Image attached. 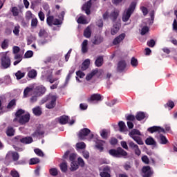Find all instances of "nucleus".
Segmentation results:
<instances>
[{
	"mask_svg": "<svg viewBox=\"0 0 177 177\" xmlns=\"http://www.w3.org/2000/svg\"><path fill=\"white\" fill-rule=\"evenodd\" d=\"M91 35H92V32L91 31V28L88 26L84 31V37H85V38H89Z\"/></svg>",
	"mask_w": 177,
	"mask_h": 177,
	"instance_id": "36",
	"label": "nucleus"
},
{
	"mask_svg": "<svg viewBox=\"0 0 177 177\" xmlns=\"http://www.w3.org/2000/svg\"><path fill=\"white\" fill-rule=\"evenodd\" d=\"M100 101H102V95L100 93L92 94L91 97L87 99L88 103H93V102Z\"/></svg>",
	"mask_w": 177,
	"mask_h": 177,
	"instance_id": "8",
	"label": "nucleus"
},
{
	"mask_svg": "<svg viewBox=\"0 0 177 177\" xmlns=\"http://www.w3.org/2000/svg\"><path fill=\"white\" fill-rule=\"evenodd\" d=\"M59 168H60L62 172H64V173L67 172V162H62L59 165Z\"/></svg>",
	"mask_w": 177,
	"mask_h": 177,
	"instance_id": "42",
	"label": "nucleus"
},
{
	"mask_svg": "<svg viewBox=\"0 0 177 177\" xmlns=\"http://www.w3.org/2000/svg\"><path fill=\"white\" fill-rule=\"evenodd\" d=\"M28 77L29 78H35L37 77V71L32 69L28 73Z\"/></svg>",
	"mask_w": 177,
	"mask_h": 177,
	"instance_id": "49",
	"label": "nucleus"
},
{
	"mask_svg": "<svg viewBox=\"0 0 177 177\" xmlns=\"http://www.w3.org/2000/svg\"><path fill=\"white\" fill-rule=\"evenodd\" d=\"M63 24V21L60 19L55 18L54 19L53 26H62Z\"/></svg>",
	"mask_w": 177,
	"mask_h": 177,
	"instance_id": "52",
	"label": "nucleus"
},
{
	"mask_svg": "<svg viewBox=\"0 0 177 177\" xmlns=\"http://www.w3.org/2000/svg\"><path fill=\"white\" fill-rule=\"evenodd\" d=\"M98 73H99V69L96 68L93 70L91 73H88L86 75V81H91V78H93V77H95V75H96V74H97Z\"/></svg>",
	"mask_w": 177,
	"mask_h": 177,
	"instance_id": "21",
	"label": "nucleus"
},
{
	"mask_svg": "<svg viewBox=\"0 0 177 177\" xmlns=\"http://www.w3.org/2000/svg\"><path fill=\"white\" fill-rule=\"evenodd\" d=\"M26 113V111L23 109H19L15 113V118L13 120V122H17L19 121V118L22 116V114H24Z\"/></svg>",
	"mask_w": 177,
	"mask_h": 177,
	"instance_id": "20",
	"label": "nucleus"
},
{
	"mask_svg": "<svg viewBox=\"0 0 177 177\" xmlns=\"http://www.w3.org/2000/svg\"><path fill=\"white\" fill-rule=\"evenodd\" d=\"M32 91V88L26 87L24 91V97H27L28 96V93H30Z\"/></svg>",
	"mask_w": 177,
	"mask_h": 177,
	"instance_id": "53",
	"label": "nucleus"
},
{
	"mask_svg": "<svg viewBox=\"0 0 177 177\" xmlns=\"http://www.w3.org/2000/svg\"><path fill=\"white\" fill-rule=\"evenodd\" d=\"M56 100H57V97L56 95H50L49 101L46 104V109H49L50 110L55 109V107H56Z\"/></svg>",
	"mask_w": 177,
	"mask_h": 177,
	"instance_id": "5",
	"label": "nucleus"
},
{
	"mask_svg": "<svg viewBox=\"0 0 177 177\" xmlns=\"http://www.w3.org/2000/svg\"><path fill=\"white\" fill-rule=\"evenodd\" d=\"M77 22L78 23V24H86V20L85 19V18H84V17L80 16L78 19Z\"/></svg>",
	"mask_w": 177,
	"mask_h": 177,
	"instance_id": "55",
	"label": "nucleus"
},
{
	"mask_svg": "<svg viewBox=\"0 0 177 177\" xmlns=\"http://www.w3.org/2000/svg\"><path fill=\"white\" fill-rule=\"evenodd\" d=\"M135 9H136V2L133 1L131 3L129 7L127 10H125L123 12L122 20L124 23H127L129 19H131V16L135 12Z\"/></svg>",
	"mask_w": 177,
	"mask_h": 177,
	"instance_id": "1",
	"label": "nucleus"
},
{
	"mask_svg": "<svg viewBox=\"0 0 177 177\" xmlns=\"http://www.w3.org/2000/svg\"><path fill=\"white\" fill-rule=\"evenodd\" d=\"M11 12L13 16H19V9L17 8V7H12Z\"/></svg>",
	"mask_w": 177,
	"mask_h": 177,
	"instance_id": "60",
	"label": "nucleus"
},
{
	"mask_svg": "<svg viewBox=\"0 0 177 177\" xmlns=\"http://www.w3.org/2000/svg\"><path fill=\"white\" fill-rule=\"evenodd\" d=\"M147 131L150 133H154V132H158V133H165V129L159 126H153L149 127Z\"/></svg>",
	"mask_w": 177,
	"mask_h": 177,
	"instance_id": "7",
	"label": "nucleus"
},
{
	"mask_svg": "<svg viewBox=\"0 0 177 177\" xmlns=\"http://www.w3.org/2000/svg\"><path fill=\"white\" fill-rule=\"evenodd\" d=\"M78 167H79L78 163L77 162V161L71 162V167H70L71 171H77Z\"/></svg>",
	"mask_w": 177,
	"mask_h": 177,
	"instance_id": "44",
	"label": "nucleus"
},
{
	"mask_svg": "<svg viewBox=\"0 0 177 177\" xmlns=\"http://www.w3.org/2000/svg\"><path fill=\"white\" fill-rule=\"evenodd\" d=\"M118 16H120V11L115 10L110 13L109 19L113 23H115V21L118 19Z\"/></svg>",
	"mask_w": 177,
	"mask_h": 177,
	"instance_id": "18",
	"label": "nucleus"
},
{
	"mask_svg": "<svg viewBox=\"0 0 177 177\" xmlns=\"http://www.w3.org/2000/svg\"><path fill=\"white\" fill-rule=\"evenodd\" d=\"M20 33V26H15L13 30V34H15L17 37H19Z\"/></svg>",
	"mask_w": 177,
	"mask_h": 177,
	"instance_id": "56",
	"label": "nucleus"
},
{
	"mask_svg": "<svg viewBox=\"0 0 177 177\" xmlns=\"http://www.w3.org/2000/svg\"><path fill=\"white\" fill-rule=\"evenodd\" d=\"M146 118V113L145 112L139 111L136 115V119L137 121H142V120Z\"/></svg>",
	"mask_w": 177,
	"mask_h": 177,
	"instance_id": "24",
	"label": "nucleus"
},
{
	"mask_svg": "<svg viewBox=\"0 0 177 177\" xmlns=\"http://www.w3.org/2000/svg\"><path fill=\"white\" fill-rule=\"evenodd\" d=\"M92 8V0L88 1L86 3H84L82 8V10H84L87 15L89 16L91 15V8Z\"/></svg>",
	"mask_w": 177,
	"mask_h": 177,
	"instance_id": "9",
	"label": "nucleus"
},
{
	"mask_svg": "<svg viewBox=\"0 0 177 177\" xmlns=\"http://www.w3.org/2000/svg\"><path fill=\"white\" fill-rule=\"evenodd\" d=\"M49 174L51 176H57L59 175V171L57 168H51L49 169Z\"/></svg>",
	"mask_w": 177,
	"mask_h": 177,
	"instance_id": "43",
	"label": "nucleus"
},
{
	"mask_svg": "<svg viewBox=\"0 0 177 177\" xmlns=\"http://www.w3.org/2000/svg\"><path fill=\"white\" fill-rule=\"evenodd\" d=\"M147 46H149V48H154V46H156V41H154V39H151V40H149L147 42Z\"/></svg>",
	"mask_w": 177,
	"mask_h": 177,
	"instance_id": "57",
	"label": "nucleus"
},
{
	"mask_svg": "<svg viewBox=\"0 0 177 177\" xmlns=\"http://www.w3.org/2000/svg\"><path fill=\"white\" fill-rule=\"evenodd\" d=\"M17 121L21 125H24L27 124L28 121H30V115L28 113L23 115L19 118H18Z\"/></svg>",
	"mask_w": 177,
	"mask_h": 177,
	"instance_id": "13",
	"label": "nucleus"
},
{
	"mask_svg": "<svg viewBox=\"0 0 177 177\" xmlns=\"http://www.w3.org/2000/svg\"><path fill=\"white\" fill-rule=\"evenodd\" d=\"M125 37H127L125 33L119 35L113 39V45H120L124 41V39H125Z\"/></svg>",
	"mask_w": 177,
	"mask_h": 177,
	"instance_id": "11",
	"label": "nucleus"
},
{
	"mask_svg": "<svg viewBox=\"0 0 177 177\" xmlns=\"http://www.w3.org/2000/svg\"><path fill=\"white\" fill-rule=\"evenodd\" d=\"M100 171V176L101 177H111V167L110 166H104L102 167V169L101 168L99 169Z\"/></svg>",
	"mask_w": 177,
	"mask_h": 177,
	"instance_id": "4",
	"label": "nucleus"
},
{
	"mask_svg": "<svg viewBox=\"0 0 177 177\" xmlns=\"http://www.w3.org/2000/svg\"><path fill=\"white\" fill-rule=\"evenodd\" d=\"M145 143L148 146H156L157 145L156 140H154V139L151 137L147 138L145 140Z\"/></svg>",
	"mask_w": 177,
	"mask_h": 177,
	"instance_id": "31",
	"label": "nucleus"
},
{
	"mask_svg": "<svg viewBox=\"0 0 177 177\" xmlns=\"http://www.w3.org/2000/svg\"><path fill=\"white\" fill-rule=\"evenodd\" d=\"M127 68V62H125V60H121L118 64V68L117 70L119 71V73H122Z\"/></svg>",
	"mask_w": 177,
	"mask_h": 177,
	"instance_id": "19",
	"label": "nucleus"
},
{
	"mask_svg": "<svg viewBox=\"0 0 177 177\" xmlns=\"http://www.w3.org/2000/svg\"><path fill=\"white\" fill-rule=\"evenodd\" d=\"M131 139H133V140L135 142H136V143H138V145H143V140H142V138L139 136H133V137H131Z\"/></svg>",
	"mask_w": 177,
	"mask_h": 177,
	"instance_id": "47",
	"label": "nucleus"
},
{
	"mask_svg": "<svg viewBox=\"0 0 177 177\" xmlns=\"http://www.w3.org/2000/svg\"><path fill=\"white\" fill-rule=\"evenodd\" d=\"M10 175L12 177H20V174H19V172L16 170H12L10 171Z\"/></svg>",
	"mask_w": 177,
	"mask_h": 177,
	"instance_id": "64",
	"label": "nucleus"
},
{
	"mask_svg": "<svg viewBox=\"0 0 177 177\" xmlns=\"http://www.w3.org/2000/svg\"><path fill=\"white\" fill-rule=\"evenodd\" d=\"M76 147L77 149H85L86 147V145H85V142H78L76 144Z\"/></svg>",
	"mask_w": 177,
	"mask_h": 177,
	"instance_id": "62",
	"label": "nucleus"
},
{
	"mask_svg": "<svg viewBox=\"0 0 177 177\" xmlns=\"http://www.w3.org/2000/svg\"><path fill=\"white\" fill-rule=\"evenodd\" d=\"M58 121H59V124H61V125H66V124H67V122H68V116H67V115L60 116L58 118Z\"/></svg>",
	"mask_w": 177,
	"mask_h": 177,
	"instance_id": "22",
	"label": "nucleus"
},
{
	"mask_svg": "<svg viewBox=\"0 0 177 177\" xmlns=\"http://www.w3.org/2000/svg\"><path fill=\"white\" fill-rule=\"evenodd\" d=\"M9 156H11L12 158V161H19V158H20V156L19 155V153L16 151H13L10 153H8L7 157H9Z\"/></svg>",
	"mask_w": 177,
	"mask_h": 177,
	"instance_id": "25",
	"label": "nucleus"
},
{
	"mask_svg": "<svg viewBox=\"0 0 177 177\" xmlns=\"http://www.w3.org/2000/svg\"><path fill=\"white\" fill-rule=\"evenodd\" d=\"M32 113L36 117H39L42 114V109H41L40 106H36L32 109Z\"/></svg>",
	"mask_w": 177,
	"mask_h": 177,
	"instance_id": "32",
	"label": "nucleus"
},
{
	"mask_svg": "<svg viewBox=\"0 0 177 177\" xmlns=\"http://www.w3.org/2000/svg\"><path fill=\"white\" fill-rule=\"evenodd\" d=\"M26 76V73L25 72H21V71H18L16 73H15V77L17 78V80H21V78H24V77Z\"/></svg>",
	"mask_w": 177,
	"mask_h": 177,
	"instance_id": "37",
	"label": "nucleus"
},
{
	"mask_svg": "<svg viewBox=\"0 0 177 177\" xmlns=\"http://www.w3.org/2000/svg\"><path fill=\"white\" fill-rule=\"evenodd\" d=\"M128 145H129V149H131V150H133V151H134L136 156H140V154H142V151L139 149V146L135 144L133 141H129Z\"/></svg>",
	"mask_w": 177,
	"mask_h": 177,
	"instance_id": "6",
	"label": "nucleus"
},
{
	"mask_svg": "<svg viewBox=\"0 0 177 177\" xmlns=\"http://www.w3.org/2000/svg\"><path fill=\"white\" fill-rule=\"evenodd\" d=\"M165 107L167 109V107H169L171 109H174L175 107V102L172 100H169L166 104H165Z\"/></svg>",
	"mask_w": 177,
	"mask_h": 177,
	"instance_id": "50",
	"label": "nucleus"
},
{
	"mask_svg": "<svg viewBox=\"0 0 177 177\" xmlns=\"http://www.w3.org/2000/svg\"><path fill=\"white\" fill-rule=\"evenodd\" d=\"M1 68L2 70H6V68H9L10 65L12 64V61L10 60V57L8 55V53H4L1 57Z\"/></svg>",
	"mask_w": 177,
	"mask_h": 177,
	"instance_id": "3",
	"label": "nucleus"
},
{
	"mask_svg": "<svg viewBox=\"0 0 177 177\" xmlns=\"http://www.w3.org/2000/svg\"><path fill=\"white\" fill-rule=\"evenodd\" d=\"M21 136H17L12 138V142L14 143V145L19 146L20 145V143H21Z\"/></svg>",
	"mask_w": 177,
	"mask_h": 177,
	"instance_id": "34",
	"label": "nucleus"
},
{
	"mask_svg": "<svg viewBox=\"0 0 177 177\" xmlns=\"http://www.w3.org/2000/svg\"><path fill=\"white\" fill-rule=\"evenodd\" d=\"M32 56H34V53L32 50H28L24 55L26 59H30V57H32Z\"/></svg>",
	"mask_w": 177,
	"mask_h": 177,
	"instance_id": "58",
	"label": "nucleus"
},
{
	"mask_svg": "<svg viewBox=\"0 0 177 177\" xmlns=\"http://www.w3.org/2000/svg\"><path fill=\"white\" fill-rule=\"evenodd\" d=\"M120 28L121 24L120 22L115 23L111 29V35H115V34H118V31H120Z\"/></svg>",
	"mask_w": 177,
	"mask_h": 177,
	"instance_id": "15",
	"label": "nucleus"
},
{
	"mask_svg": "<svg viewBox=\"0 0 177 177\" xmlns=\"http://www.w3.org/2000/svg\"><path fill=\"white\" fill-rule=\"evenodd\" d=\"M91 133V130L88 128H84L79 132V138L81 140H84L86 136H88Z\"/></svg>",
	"mask_w": 177,
	"mask_h": 177,
	"instance_id": "12",
	"label": "nucleus"
},
{
	"mask_svg": "<svg viewBox=\"0 0 177 177\" xmlns=\"http://www.w3.org/2000/svg\"><path fill=\"white\" fill-rule=\"evenodd\" d=\"M103 56L97 57L95 62L96 67H102L103 66Z\"/></svg>",
	"mask_w": 177,
	"mask_h": 177,
	"instance_id": "28",
	"label": "nucleus"
},
{
	"mask_svg": "<svg viewBox=\"0 0 177 177\" xmlns=\"http://www.w3.org/2000/svg\"><path fill=\"white\" fill-rule=\"evenodd\" d=\"M104 41V37L100 35H96L94 36L91 42L93 45H100Z\"/></svg>",
	"mask_w": 177,
	"mask_h": 177,
	"instance_id": "10",
	"label": "nucleus"
},
{
	"mask_svg": "<svg viewBox=\"0 0 177 177\" xmlns=\"http://www.w3.org/2000/svg\"><path fill=\"white\" fill-rule=\"evenodd\" d=\"M159 143L160 145H167V143H169V141H168V139H167V137H165L164 135L160 134Z\"/></svg>",
	"mask_w": 177,
	"mask_h": 177,
	"instance_id": "26",
	"label": "nucleus"
},
{
	"mask_svg": "<svg viewBox=\"0 0 177 177\" xmlns=\"http://www.w3.org/2000/svg\"><path fill=\"white\" fill-rule=\"evenodd\" d=\"M46 80L48 82H50V84H53L54 82H55V81H57L59 79L53 78V75L50 74L47 75Z\"/></svg>",
	"mask_w": 177,
	"mask_h": 177,
	"instance_id": "40",
	"label": "nucleus"
},
{
	"mask_svg": "<svg viewBox=\"0 0 177 177\" xmlns=\"http://www.w3.org/2000/svg\"><path fill=\"white\" fill-rule=\"evenodd\" d=\"M105 143H106V141H104V140H97L95 141V149H97V150H99V151H100V153H102V151H103V150H104V147L103 146H104Z\"/></svg>",
	"mask_w": 177,
	"mask_h": 177,
	"instance_id": "14",
	"label": "nucleus"
},
{
	"mask_svg": "<svg viewBox=\"0 0 177 177\" xmlns=\"http://www.w3.org/2000/svg\"><path fill=\"white\" fill-rule=\"evenodd\" d=\"M30 26L32 28H37L38 26V19L37 18L32 19Z\"/></svg>",
	"mask_w": 177,
	"mask_h": 177,
	"instance_id": "48",
	"label": "nucleus"
},
{
	"mask_svg": "<svg viewBox=\"0 0 177 177\" xmlns=\"http://www.w3.org/2000/svg\"><path fill=\"white\" fill-rule=\"evenodd\" d=\"M34 40H35V37L32 35L28 37V39H27L28 45H31V44H32V41Z\"/></svg>",
	"mask_w": 177,
	"mask_h": 177,
	"instance_id": "63",
	"label": "nucleus"
},
{
	"mask_svg": "<svg viewBox=\"0 0 177 177\" xmlns=\"http://www.w3.org/2000/svg\"><path fill=\"white\" fill-rule=\"evenodd\" d=\"M149 30L150 29L148 28V26H143L141 29V35H146V34L149 32Z\"/></svg>",
	"mask_w": 177,
	"mask_h": 177,
	"instance_id": "54",
	"label": "nucleus"
},
{
	"mask_svg": "<svg viewBox=\"0 0 177 177\" xmlns=\"http://www.w3.org/2000/svg\"><path fill=\"white\" fill-rule=\"evenodd\" d=\"M144 174V177H151L153 175V172L151 170L150 166H144L142 169Z\"/></svg>",
	"mask_w": 177,
	"mask_h": 177,
	"instance_id": "17",
	"label": "nucleus"
},
{
	"mask_svg": "<svg viewBox=\"0 0 177 177\" xmlns=\"http://www.w3.org/2000/svg\"><path fill=\"white\" fill-rule=\"evenodd\" d=\"M1 48L3 49H8L9 48V39H5L1 43Z\"/></svg>",
	"mask_w": 177,
	"mask_h": 177,
	"instance_id": "46",
	"label": "nucleus"
},
{
	"mask_svg": "<svg viewBox=\"0 0 177 177\" xmlns=\"http://www.w3.org/2000/svg\"><path fill=\"white\" fill-rule=\"evenodd\" d=\"M7 136H15V129L12 127H8L6 130Z\"/></svg>",
	"mask_w": 177,
	"mask_h": 177,
	"instance_id": "39",
	"label": "nucleus"
},
{
	"mask_svg": "<svg viewBox=\"0 0 177 177\" xmlns=\"http://www.w3.org/2000/svg\"><path fill=\"white\" fill-rule=\"evenodd\" d=\"M39 162H41V160L38 158H32L29 160L30 165H35L39 164Z\"/></svg>",
	"mask_w": 177,
	"mask_h": 177,
	"instance_id": "38",
	"label": "nucleus"
},
{
	"mask_svg": "<svg viewBox=\"0 0 177 177\" xmlns=\"http://www.w3.org/2000/svg\"><path fill=\"white\" fill-rule=\"evenodd\" d=\"M118 127L120 132H125V128H127V126L125 125V122L122 121H120L118 123Z\"/></svg>",
	"mask_w": 177,
	"mask_h": 177,
	"instance_id": "45",
	"label": "nucleus"
},
{
	"mask_svg": "<svg viewBox=\"0 0 177 177\" xmlns=\"http://www.w3.org/2000/svg\"><path fill=\"white\" fill-rule=\"evenodd\" d=\"M13 106H16V100H12L7 105V109H12Z\"/></svg>",
	"mask_w": 177,
	"mask_h": 177,
	"instance_id": "61",
	"label": "nucleus"
},
{
	"mask_svg": "<svg viewBox=\"0 0 177 177\" xmlns=\"http://www.w3.org/2000/svg\"><path fill=\"white\" fill-rule=\"evenodd\" d=\"M35 154H37V156H39V157H44V152L42 151V150L39 149H35L34 150Z\"/></svg>",
	"mask_w": 177,
	"mask_h": 177,
	"instance_id": "59",
	"label": "nucleus"
},
{
	"mask_svg": "<svg viewBox=\"0 0 177 177\" xmlns=\"http://www.w3.org/2000/svg\"><path fill=\"white\" fill-rule=\"evenodd\" d=\"M131 64L132 67H138V64H139L138 59L135 58V57H133L131 59Z\"/></svg>",
	"mask_w": 177,
	"mask_h": 177,
	"instance_id": "51",
	"label": "nucleus"
},
{
	"mask_svg": "<svg viewBox=\"0 0 177 177\" xmlns=\"http://www.w3.org/2000/svg\"><path fill=\"white\" fill-rule=\"evenodd\" d=\"M82 53H86L88 52V40L85 39L82 44Z\"/></svg>",
	"mask_w": 177,
	"mask_h": 177,
	"instance_id": "35",
	"label": "nucleus"
},
{
	"mask_svg": "<svg viewBox=\"0 0 177 177\" xmlns=\"http://www.w3.org/2000/svg\"><path fill=\"white\" fill-rule=\"evenodd\" d=\"M38 35L40 38H48L49 37V34L45 29H40Z\"/></svg>",
	"mask_w": 177,
	"mask_h": 177,
	"instance_id": "33",
	"label": "nucleus"
},
{
	"mask_svg": "<svg viewBox=\"0 0 177 177\" xmlns=\"http://www.w3.org/2000/svg\"><path fill=\"white\" fill-rule=\"evenodd\" d=\"M37 89L39 92V96H42V95H44L45 92H46V88L42 86H37Z\"/></svg>",
	"mask_w": 177,
	"mask_h": 177,
	"instance_id": "41",
	"label": "nucleus"
},
{
	"mask_svg": "<svg viewBox=\"0 0 177 177\" xmlns=\"http://www.w3.org/2000/svg\"><path fill=\"white\" fill-rule=\"evenodd\" d=\"M136 135H138V136H141L142 133H140V131H139L138 129H132L131 131V132H129V136H130V138H132L133 136H136Z\"/></svg>",
	"mask_w": 177,
	"mask_h": 177,
	"instance_id": "30",
	"label": "nucleus"
},
{
	"mask_svg": "<svg viewBox=\"0 0 177 177\" xmlns=\"http://www.w3.org/2000/svg\"><path fill=\"white\" fill-rule=\"evenodd\" d=\"M90 64H91V60L89 59L84 60V62L82 64L81 70L82 71H85V70H88V68H89Z\"/></svg>",
	"mask_w": 177,
	"mask_h": 177,
	"instance_id": "23",
	"label": "nucleus"
},
{
	"mask_svg": "<svg viewBox=\"0 0 177 177\" xmlns=\"http://www.w3.org/2000/svg\"><path fill=\"white\" fill-rule=\"evenodd\" d=\"M33 140L32 137H25L21 138V143H24V145H30V143H32Z\"/></svg>",
	"mask_w": 177,
	"mask_h": 177,
	"instance_id": "29",
	"label": "nucleus"
},
{
	"mask_svg": "<svg viewBox=\"0 0 177 177\" xmlns=\"http://www.w3.org/2000/svg\"><path fill=\"white\" fill-rule=\"evenodd\" d=\"M109 153L110 156H112V157H115L116 158H120V157H124L125 158V157L128 156V152L121 147H118L116 149H110Z\"/></svg>",
	"mask_w": 177,
	"mask_h": 177,
	"instance_id": "2",
	"label": "nucleus"
},
{
	"mask_svg": "<svg viewBox=\"0 0 177 177\" xmlns=\"http://www.w3.org/2000/svg\"><path fill=\"white\" fill-rule=\"evenodd\" d=\"M14 59L16 60L13 63L14 66H17V64L23 60L22 55L21 54H15Z\"/></svg>",
	"mask_w": 177,
	"mask_h": 177,
	"instance_id": "27",
	"label": "nucleus"
},
{
	"mask_svg": "<svg viewBox=\"0 0 177 177\" xmlns=\"http://www.w3.org/2000/svg\"><path fill=\"white\" fill-rule=\"evenodd\" d=\"M46 23L49 27H52L53 26V21L55 20V17L53 15H50V10L46 14Z\"/></svg>",
	"mask_w": 177,
	"mask_h": 177,
	"instance_id": "16",
	"label": "nucleus"
}]
</instances>
